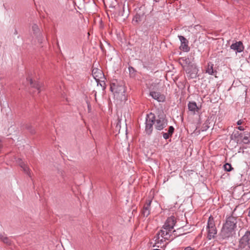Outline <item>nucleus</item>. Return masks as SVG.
<instances>
[{"label": "nucleus", "mask_w": 250, "mask_h": 250, "mask_svg": "<svg viewBox=\"0 0 250 250\" xmlns=\"http://www.w3.org/2000/svg\"><path fill=\"white\" fill-rule=\"evenodd\" d=\"M2 148V146L0 145V148Z\"/></svg>", "instance_id": "41"}, {"label": "nucleus", "mask_w": 250, "mask_h": 250, "mask_svg": "<svg viewBox=\"0 0 250 250\" xmlns=\"http://www.w3.org/2000/svg\"><path fill=\"white\" fill-rule=\"evenodd\" d=\"M153 250H161L160 249H154Z\"/></svg>", "instance_id": "40"}, {"label": "nucleus", "mask_w": 250, "mask_h": 250, "mask_svg": "<svg viewBox=\"0 0 250 250\" xmlns=\"http://www.w3.org/2000/svg\"><path fill=\"white\" fill-rule=\"evenodd\" d=\"M1 142V140H0V143Z\"/></svg>", "instance_id": "42"}, {"label": "nucleus", "mask_w": 250, "mask_h": 250, "mask_svg": "<svg viewBox=\"0 0 250 250\" xmlns=\"http://www.w3.org/2000/svg\"><path fill=\"white\" fill-rule=\"evenodd\" d=\"M247 211H248V216L250 218V207L247 209Z\"/></svg>", "instance_id": "35"}, {"label": "nucleus", "mask_w": 250, "mask_h": 250, "mask_svg": "<svg viewBox=\"0 0 250 250\" xmlns=\"http://www.w3.org/2000/svg\"><path fill=\"white\" fill-rule=\"evenodd\" d=\"M110 90L114 94H122L125 91L124 85L116 79H113L111 81Z\"/></svg>", "instance_id": "5"}, {"label": "nucleus", "mask_w": 250, "mask_h": 250, "mask_svg": "<svg viewBox=\"0 0 250 250\" xmlns=\"http://www.w3.org/2000/svg\"><path fill=\"white\" fill-rule=\"evenodd\" d=\"M174 130L175 129L173 126H169L167 133L164 132L162 133L164 138L167 140L171 137L174 132Z\"/></svg>", "instance_id": "19"}, {"label": "nucleus", "mask_w": 250, "mask_h": 250, "mask_svg": "<svg viewBox=\"0 0 250 250\" xmlns=\"http://www.w3.org/2000/svg\"><path fill=\"white\" fill-rule=\"evenodd\" d=\"M208 122L207 121L205 123H204L203 124V125L202 127V131H206L209 128V126L208 125Z\"/></svg>", "instance_id": "31"}, {"label": "nucleus", "mask_w": 250, "mask_h": 250, "mask_svg": "<svg viewBox=\"0 0 250 250\" xmlns=\"http://www.w3.org/2000/svg\"><path fill=\"white\" fill-rule=\"evenodd\" d=\"M18 30L17 29H15L14 33V34L17 35V34H18Z\"/></svg>", "instance_id": "37"}, {"label": "nucleus", "mask_w": 250, "mask_h": 250, "mask_svg": "<svg viewBox=\"0 0 250 250\" xmlns=\"http://www.w3.org/2000/svg\"><path fill=\"white\" fill-rule=\"evenodd\" d=\"M171 230H167V232H166L165 235L163 238L165 240H172L176 236H175V235H174V236L173 237L172 235H173V232L171 233Z\"/></svg>", "instance_id": "22"}, {"label": "nucleus", "mask_w": 250, "mask_h": 250, "mask_svg": "<svg viewBox=\"0 0 250 250\" xmlns=\"http://www.w3.org/2000/svg\"><path fill=\"white\" fill-rule=\"evenodd\" d=\"M151 96L154 99L157 100L158 102L163 103L166 101V96L161 94L160 92L156 91H151L149 93Z\"/></svg>", "instance_id": "11"}, {"label": "nucleus", "mask_w": 250, "mask_h": 250, "mask_svg": "<svg viewBox=\"0 0 250 250\" xmlns=\"http://www.w3.org/2000/svg\"><path fill=\"white\" fill-rule=\"evenodd\" d=\"M178 38L181 42L180 49L184 52H188L190 47L188 45V41L183 36H178Z\"/></svg>", "instance_id": "10"}, {"label": "nucleus", "mask_w": 250, "mask_h": 250, "mask_svg": "<svg viewBox=\"0 0 250 250\" xmlns=\"http://www.w3.org/2000/svg\"><path fill=\"white\" fill-rule=\"evenodd\" d=\"M145 6H141L136 12V14L133 19V22L138 24L140 23L144 17L146 12Z\"/></svg>", "instance_id": "8"}, {"label": "nucleus", "mask_w": 250, "mask_h": 250, "mask_svg": "<svg viewBox=\"0 0 250 250\" xmlns=\"http://www.w3.org/2000/svg\"><path fill=\"white\" fill-rule=\"evenodd\" d=\"M176 219L174 216L168 217L163 228L165 229H168V231L172 230L176 224Z\"/></svg>", "instance_id": "9"}, {"label": "nucleus", "mask_w": 250, "mask_h": 250, "mask_svg": "<svg viewBox=\"0 0 250 250\" xmlns=\"http://www.w3.org/2000/svg\"><path fill=\"white\" fill-rule=\"evenodd\" d=\"M118 16L119 17H122L123 18L124 20H125V18H126L128 16V14H126V15H125V5H118Z\"/></svg>", "instance_id": "21"}, {"label": "nucleus", "mask_w": 250, "mask_h": 250, "mask_svg": "<svg viewBox=\"0 0 250 250\" xmlns=\"http://www.w3.org/2000/svg\"><path fill=\"white\" fill-rule=\"evenodd\" d=\"M242 142L245 144H248L250 143V140L249 139V138L247 136H245L243 138Z\"/></svg>", "instance_id": "32"}, {"label": "nucleus", "mask_w": 250, "mask_h": 250, "mask_svg": "<svg viewBox=\"0 0 250 250\" xmlns=\"http://www.w3.org/2000/svg\"><path fill=\"white\" fill-rule=\"evenodd\" d=\"M214 64L209 62L206 67V72L210 75H216L217 73L216 70L213 69Z\"/></svg>", "instance_id": "17"}, {"label": "nucleus", "mask_w": 250, "mask_h": 250, "mask_svg": "<svg viewBox=\"0 0 250 250\" xmlns=\"http://www.w3.org/2000/svg\"><path fill=\"white\" fill-rule=\"evenodd\" d=\"M188 110L194 114L195 112H198L200 108L197 106L195 102H189L188 104Z\"/></svg>", "instance_id": "18"}, {"label": "nucleus", "mask_w": 250, "mask_h": 250, "mask_svg": "<svg viewBox=\"0 0 250 250\" xmlns=\"http://www.w3.org/2000/svg\"><path fill=\"white\" fill-rule=\"evenodd\" d=\"M128 69L130 75L132 77H134L135 76V73L136 72L135 69L132 66H129Z\"/></svg>", "instance_id": "30"}, {"label": "nucleus", "mask_w": 250, "mask_h": 250, "mask_svg": "<svg viewBox=\"0 0 250 250\" xmlns=\"http://www.w3.org/2000/svg\"><path fill=\"white\" fill-rule=\"evenodd\" d=\"M152 200L151 199L146 200V203L144 205L142 210V214L144 216L147 217L150 214V207Z\"/></svg>", "instance_id": "12"}, {"label": "nucleus", "mask_w": 250, "mask_h": 250, "mask_svg": "<svg viewBox=\"0 0 250 250\" xmlns=\"http://www.w3.org/2000/svg\"><path fill=\"white\" fill-rule=\"evenodd\" d=\"M17 163H18L19 165L22 168V170L24 173L30 177L31 176L30 169L28 166L22 160V159L21 158H18Z\"/></svg>", "instance_id": "16"}, {"label": "nucleus", "mask_w": 250, "mask_h": 250, "mask_svg": "<svg viewBox=\"0 0 250 250\" xmlns=\"http://www.w3.org/2000/svg\"><path fill=\"white\" fill-rule=\"evenodd\" d=\"M26 80L27 81H29L31 87L37 89L38 91V93L41 92L42 85V83H40L39 82L33 81L32 79L28 77L26 78Z\"/></svg>", "instance_id": "15"}, {"label": "nucleus", "mask_w": 250, "mask_h": 250, "mask_svg": "<svg viewBox=\"0 0 250 250\" xmlns=\"http://www.w3.org/2000/svg\"><path fill=\"white\" fill-rule=\"evenodd\" d=\"M167 230H168V229H165L160 230V231L159 232V233L157 234V239H159L160 235H161V237L163 238L164 237V236L165 235L166 232H167Z\"/></svg>", "instance_id": "27"}, {"label": "nucleus", "mask_w": 250, "mask_h": 250, "mask_svg": "<svg viewBox=\"0 0 250 250\" xmlns=\"http://www.w3.org/2000/svg\"><path fill=\"white\" fill-rule=\"evenodd\" d=\"M178 230H183V232L182 233H176V231L175 230H173V235H175V236H180V235H184V234H187V233H189L190 232V231H188V229L186 228H185V227H183L181 228H179V229H178Z\"/></svg>", "instance_id": "23"}, {"label": "nucleus", "mask_w": 250, "mask_h": 250, "mask_svg": "<svg viewBox=\"0 0 250 250\" xmlns=\"http://www.w3.org/2000/svg\"><path fill=\"white\" fill-rule=\"evenodd\" d=\"M184 250H196L193 248L191 247L190 246L187 247L184 249Z\"/></svg>", "instance_id": "33"}, {"label": "nucleus", "mask_w": 250, "mask_h": 250, "mask_svg": "<svg viewBox=\"0 0 250 250\" xmlns=\"http://www.w3.org/2000/svg\"><path fill=\"white\" fill-rule=\"evenodd\" d=\"M185 70L190 79H194L198 76V69L194 63H192L189 65L187 66Z\"/></svg>", "instance_id": "7"}, {"label": "nucleus", "mask_w": 250, "mask_h": 250, "mask_svg": "<svg viewBox=\"0 0 250 250\" xmlns=\"http://www.w3.org/2000/svg\"><path fill=\"white\" fill-rule=\"evenodd\" d=\"M237 223V217L232 215L227 217L218 234V241L222 242L234 237L236 235Z\"/></svg>", "instance_id": "1"}, {"label": "nucleus", "mask_w": 250, "mask_h": 250, "mask_svg": "<svg viewBox=\"0 0 250 250\" xmlns=\"http://www.w3.org/2000/svg\"><path fill=\"white\" fill-rule=\"evenodd\" d=\"M243 137V135L242 133H239V131L234 132L233 134L231 135L230 138L231 139H237V138H242Z\"/></svg>", "instance_id": "26"}, {"label": "nucleus", "mask_w": 250, "mask_h": 250, "mask_svg": "<svg viewBox=\"0 0 250 250\" xmlns=\"http://www.w3.org/2000/svg\"><path fill=\"white\" fill-rule=\"evenodd\" d=\"M224 168L225 170L227 171H230L232 169H233V167H232L231 164L229 163H226L224 165Z\"/></svg>", "instance_id": "29"}, {"label": "nucleus", "mask_w": 250, "mask_h": 250, "mask_svg": "<svg viewBox=\"0 0 250 250\" xmlns=\"http://www.w3.org/2000/svg\"><path fill=\"white\" fill-rule=\"evenodd\" d=\"M25 128L28 130L31 134H35V130L30 124H26L25 125Z\"/></svg>", "instance_id": "25"}, {"label": "nucleus", "mask_w": 250, "mask_h": 250, "mask_svg": "<svg viewBox=\"0 0 250 250\" xmlns=\"http://www.w3.org/2000/svg\"><path fill=\"white\" fill-rule=\"evenodd\" d=\"M154 1H155V2H159L160 0H153Z\"/></svg>", "instance_id": "39"}, {"label": "nucleus", "mask_w": 250, "mask_h": 250, "mask_svg": "<svg viewBox=\"0 0 250 250\" xmlns=\"http://www.w3.org/2000/svg\"><path fill=\"white\" fill-rule=\"evenodd\" d=\"M92 75L98 83L100 81V79L102 78L104 75L102 71L98 68H94L92 70Z\"/></svg>", "instance_id": "14"}, {"label": "nucleus", "mask_w": 250, "mask_h": 250, "mask_svg": "<svg viewBox=\"0 0 250 250\" xmlns=\"http://www.w3.org/2000/svg\"><path fill=\"white\" fill-rule=\"evenodd\" d=\"M237 128L240 130H244V128L243 126H239L237 127Z\"/></svg>", "instance_id": "36"}, {"label": "nucleus", "mask_w": 250, "mask_h": 250, "mask_svg": "<svg viewBox=\"0 0 250 250\" xmlns=\"http://www.w3.org/2000/svg\"><path fill=\"white\" fill-rule=\"evenodd\" d=\"M230 48L236 51V52L240 53L243 51L244 46L242 42H236L232 43L230 46Z\"/></svg>", "instance_id": "13"}, {"label": "nucleus", "mask_w": 250, "mask_h": 250, "mask_svg": "<svg viewBox=\"0 0 250 250\" xmlns=\"http://www.w3.org/2000/svg\"><path fill=\"white\" fill-rule=\"evenodd\" d=\"M0 240L4 243L10 245L11 244V240L7 236H4L2 234H0Z\"/></svg>", "instance_id": "24"}, {"label": "nucleus", "mask_w": 250, "mask_h": 250, "mask_svg": "<svg viewBox=\"0 0 250 250\" xmlns=\"http://www.w3.org/2000/svg\"><path fill=\"white\" fill-rule=\"evenodd\" d=\"M32 30L34 34L37 35L40 32V29L36 24H34L32 26Z\"/></svg>", "instance_id": "28"}, {"label": "nucleus", "mask_w": 250, "mask_h": 250, "mask_svg": "<svg viewBox=\"0 0 250 250\" xmlns=\"http://www.w3.org/2000/svg\"><path fill=\"white\" fill-rule=\"evenodd\" d=\"M207 230V238L208 240H211L216 237L217 229L215 225L214 218L212 215H210L208 219Z\"/></svg>", "instance_id": "2"}, {"label": "nucleus", "mask_w": 250, "mask_h": 250, "mask_svg": "<svg viewBox=\"0 0 250 250\" xmlns=\"http://www.w3.org/2000/svg\"><path fill=\"white\" fill-rule=\"evenodd\" d=\"M167 125V120L163 112H159L157 116L155 115V128L162 130Z\"/></svg>", "instance_id": "3"}, {"label": "nucleus", "mask_w": 250, "mask_h": 250, "mask_svg": "<svg viewBox=\"0 0 250 250\" xmlns=\"http://www.w3.org/2000/svg\"><path fill=\"white\" fill-rule=\"evenodd\" d=\"M103 84H104L103 87H104V88H105V86H104L105 83L104 82ZM100 84L102 86H103V83H100Z\"/></svg>", "instance_id": "38"}, {"label": "nucleus", "mask_w": 250, "mask_h": 250, "mask_svg": "<svg viewBox=\"0 0 250 250\" xmlns=\"http://www.w3.org/2000/svg\"><path fill=\"white\" fill-rule=\"evenodd\" d=\"M179 63L181 65L183 68L185 69V65H189L192 62L190 61L188 58L182 57L179 58Z\"/></svg>", "instance_id": "20"}, {"label": "nucleus", "mask_w": 250, "mask_h": 250, "mask_svg": "<svg viewBox=\"0 0 250 250\" xmlns=\"http://www.w3.org/2000/svg\"><path fill=\"white\" fill-rule=\"evenodd\" d=\"M243 122L242 120H239V121H237V125H242L243 124Z\"/></svg>", "instance_id": "34"}, {"label": "nucleus", "mask_w": 250, "mask_h": 250, "mask_svg": "<svg viewBox=\"0 0 250 250\" xmlns=\"http://www.w3.org/2000/svg\"><path fill=\"white\" fill-rule=\"evenodd\" d=\"M145 131L148 135H150L153 129V125H155V114L150 112L147 114L146 118Z\"/></svg>", "instance_id": "4"}, {"label": "nucleus", "mask_w": 250, "mask_h": 250, "mask_svg": "<svg viewBox=\"0 0 250 250\" xmlns=\"http://www.w3.org/2000/svg\"><path fill=\"white\" fill-rule=\"evenodd\" d=\"M238 247L239 249L250 250V231H247L240 239Z\"/></svg>", "instance_id": "6"}]
</instances>
